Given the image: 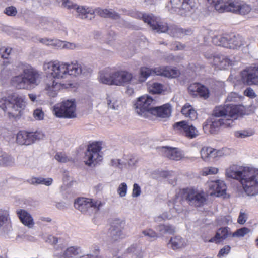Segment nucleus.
Wrapping results in <instances>:
<instances>
[{
	"label": "nucleus",
	"instance_id": "nucleus-1",
	"mask_svg": "<svg viewBox=\"0 0 258 258\" xmlns=\"http://www.w3.org/2000/svg\"><path fill=\"white\" fill-rule=\"evenodd\" d=\"M44 70L47 74V81L45 89L48 95L54 97L57 91L60 90L61 85L54 79H61L67 75L77 76L83 73L81 66L77 62L68 64L57 61H50L43 65Z\"/></svg>",
	"mask_w": 258,
	"mask_h": 258
},
{
	"label": "nucleus",
	"instance_id": "nucleus-2",
	"mask_svg": "<svg viewBox=\"0 0 258 258\" xmlns=\"http://www.w3.org/2000/svg\"><path fill=\"white\" fill-rule=\"evenodd\" d=\"M226 175L239 180L246 194L254 196L258 194V170L233 165L226 170Z\"/></svg>",
	"mask_w": 258,
	"mask_h": 258
},
{
	"label": "nucleus",
	"instance_id": "nucleus-3",
	"mask_svg": "<svg viewBox=\"0 0 258 258\" xmlns=\"http://www.w3.org/2000/svg\"><path fill=\"white\" fill-rule=\"evenodd\" d=\"M17 71L21 72L11 79V84L19 89H30L37 86L41 77L39 72L26 62H20L16 66Z\"/></svg>",
	"mask_w": 258,
	"mask_h": 258
},
{
	"label": "nucleus",
	"instance_id": "nucleus-4",
	"mask_svg": "<svg viewBox=\"0 0 258 258\" xmlns=\"http://www.w3.org/2000/svg\"><path fill=\"white\" fill-rule=\"evenodd\" d=\"M25 98L17 95H13L8 98H0V108L7 112L9 117L16 118L20 116V113L25 107Z\"/></svg>",
	"mask_w": 258,
	"mask_h": 258
},
{
	"label": "nucleus",
	"instance_id": "nucleus-5",
	"mask_svg": "<svg viewBox=\"0 0 258 258\" xmlns=\"http://www.w3.org/2000/svg\"><path fill=\"white\" fill-rule=\"evenodd\" d=\"M142 18L144 22L147 23L153 30L158 33L167 32L171 36L180 37L182 36V29L176 25L168 26L167 23L157 21L152 15L142 14Z\"/></svg>",
	"mask_w": 258,
	"mask_h": 258
},
{
	"label": "nucleus",
	"instance_id": "nucleus-6",
	"mask_svg": "<svg viewBox=\"0 0 258 258\" xmlns=\"http://www.w3.org/2000/svg\"><path fill=\"white\" fill-rule=\"evenodd\" d=\"M233 122L232 119L216 118L214 116H210L203 123V129L205 133L216 134L221 127H230Z\"/></svg>",
	"mask_w": 258,
	"mask_h": 258
},
{
	"label": "nucleus",
	"instance_id": "nucleus-7",
	"mask_svg": "<svg viewBox=\"0 0 258 258\" xmlns=\"http://www.w3.org/2000/svg\"><path fill=\"white\" fill-rule=\"evenodd\" d=\"M100 201L93 202L92 199L85 198H78L74 202V207L82 213L91 215L97 212L102 206Z\"/></svg>",
	"mask_w": 258,
	"mask_h": 258
},
{
	"label": "nucleus",
	"instance_id": "nucleus-8",
	"mask_svg": "<svg viewBox=\"0 0 258 258\" xmlns=\"http://www.w3.org/2000/svg\"><path fill=\"white\" fill-rule=\"evenodd\" d=\"M240 113V107L236 105H226L216 107L211 116L216 118L236 119Z\"/></svg>",
	"mask_w": 258,
	"mask_h": 258
},
{
	"label": "nucleus",
	"instance_id": "nucleus-9",
	"mask_svg": "<svg viewBox=\"0 0 258 258\" xmlns=\"http://www.w3.org/2000/svg\"><path fill=\"white\" fill-rule=\"evenodd\" d=\"M76 105L74 101L67 100L54 106V114L59 118H72L76 117Z\"/></svg>",
	"mask_w": 258,
	"mask_h": 258
},
{
	"label": "nucleus",
	"instance_id": "nucleus-10",
	"mask_svg": "<svg viewBox=\"0 0 258 258\" xmlns=\"http://www.w3.org/2000/svg\"><path fill=\"white\" fill-rule=\"evenodd\" d=\"M155 101L150 96H143L138 98L135 104L136 112L144 116L151 114V110L155 107Z\"/></svg>",
	"mask_w": 258,
	"mask_h": 258
},
{
	"label": "nucleus",
	"instance_id": "nucleus-11",
	"mask_svg": "<svg viewBox=\"0 0 258 258\" xmlns=\"http://www.w3.org/2000/svg\"><path fill=\"white\" fill-rule=\"evenodd\" d=\"M183 193L187 203L195 207H201L206 201V198L203 191H199L193 188H186L183 189Z\"/></svg>",
	"mask_w": 258,
	"mask_h": 258
},
{
	"label": "nucleus",
	"instance_id": "nucleus-12",
	"mask_svg": "<svg viewBox=\"0 0 258 258\" xmlns=\"http://www.w3.org/2000/svg\"><path fill=\"white\" fill-rule=\"evenodd\" d=\"M44 136V134L40 131L29 132L21 131L17 134L16 140L20 145H30L37 140L42 139Z\"/></svg>",
	"mask_w": 258,
	"mask_h": 258
},
{
	"label": "nucleus",
	"instance_id": "nucleus-13",
	"mask_svg": "<svg viewBox=\"0 0 258 258\" xmlns=\"http://www.w3.org/2000/svg\"><path fill=\"white\" fill-rule=\"evenodd\" d=\"M101 149V147L97 143L90 144L85 153V164L91 166L95 161L101 160L102 157L99 154Z\"/></svg>",
	"mask_w": 258,
	"mask_h": 258
},
{
	"label": "nucleus",
	"instance_id": "nucleus-14",
	"mask_svg": "<svg viewBox=\"0 0 258 258\" xmlns=\"http://www.w3.org/2000/svg\"><path fill=\"white\" fill-rule=\"evenodd\" d=\"M172 7L179 15L185 16L194 9V0H170Z\"/></svg>",
	"mask_w": 258,
	"mask_h": 258
},
{
	"label": "nucleus",
	"instance_id": "nucleus-15",
	"mask_svg": "<svg viewBox=\"0 0 258 258\" xmlns=\"http://www.w3.org/2000/svg\"><path fill=\"white\" fill-rule=\"evenodd\" d=\"M241 80L247 85L258 86V66H251L242 71Z\"/></svg>",
	"mask_w": 258,
	"mask_h": 258
},
{
	"label": "nucleus",
	"instance_id": "nucleus-16",
	"mask_svg": "<svg viewBox=\"0 0 258 258\" xmlns=\"http://www.w3.org/2000/svg\"><path fill=\"white\" fill-rule=\"evenodd\" d=\"M151 75L168 76V72L164 68L159 67L154 69L142 67L140 70L139 81L141 82L145 81L147 78Z\"/></svg>",
	"mask_w": 258,
	"mask_h": 258
},
{
	"label": "nucleus",
	"instance_id": "nucleus-17",
	"mask_svg": "<svg viewBox=\"0 0 258 258\" xmlns=\"http://www.w3.org/2000/svg\"><path fill=\"white\" fill-rule=\"evenodd\" d=\"M160 233H158L152 228H148L142 231V233L147 239L153 241L156 239L159 236H162L165 234H172L174 232L173 227H161Z\"/></svg>",
	"mask_w": 258,
	"mask_h": 258
},
{
	"label": "nucleus",
	"instance_id": "nucleus-18",
	"mask_svg": "<svg viewBox=\"0 0 258 258\" xmlns=\"http://www.w3.org/2000/svg\"><path fill=\"white\" fill-rule=\"evenodd\" d=\"M173 127L179 130H183L185 136L190 139L196 138L198 135V131L196 127L186 121H181L174 123Z\"/></svg>",
	"mask_w": 258,
	"mask_h": 258
},
{
	"label": "nucleus",
	"instance_id": "nucleus-19",
	"mask_svg": "<svg viewBox=\"0 0 258 258\" xmlns=\"http://www.w3.org/2000/svg\"><path fill=\"white\" fill-rule=\"evenodd\" d=\"M239 4L236 0H225L222 3L216 4L215 7L219 13L226 11L236 14Z\"/></svg>",
	"mask_w": 258,
	"mask_h": 258
},
{
	"label": "nucleus",
	"instance_id": "nucleus-20",
	"mask_svg": "<svg viewBox=\"0 0 258 258\" xmlns=\"http://www.w3.org/2000/svg\"><path fill=\"white\" fill-rule=\"evenodd\" d=\"M113 78L114 85H124L128 84L132 79V75L126 71H114Z\"/></svg>",
	"mask_w": 258,
	"mask_h": 258
},
{
	"label": "nucleus",
	"instance_id": "nucleus-21",
	"mask_svg": "<svg viewBox=\"0 0 258 258\" xmlns=\"http://www.w3.org/2000/svg\"><path fill=\"white\" fill-rule=\"evenodd\" d=\"M171 113L170 104H165L160 106H156L151 110V114L161 118H168Z\"/></svg>",
	"mask_w": 258,
	"mask_h": 258
},
{
	"label": "nucleus",
	"instance_id": "nucleus-22",
	"mask_svg": "<svg viewBox=\"0 0 258 258\" xmlns=\"http://www.w3.org/2000/svg\"><path fill=\"white\" fill-rule=\"evenodd\" d=\"M229 235L226 227H222L219 228L215 235L211 238H204V240L206 242L215 243L219 244L226 239Z\"/></svg>",
	"mask_w": 258,
	"mask_h": 258
},
{
	"label": "nucleus",
	"instance_id": "nucleus-23",
	"mask_svg": "<svg viewBox=\"0 0 258 258\" xmlns=\"http://www.w3.org/2000/svg\"><path fill=\"white\" fill-rule=\"evenodd\" d=\"M244 40L241 36L239 34H227V48L235 49L240 47L244 44Z\"/></svg>",
	"mask_w": 258,
	"mask_h": 258
},
{
	"label": "nucleus",
	"instance_id": "nucleus-24",
	"mask_svg": "<svg viewBox=\"0 0 258 258\" xmlns=\"http://www.w3.org/2000/svg\"><path fill=\"white\" fill-rule=\"evenodd\" d=\"M213 62L217 67L221 70H225L232 64V61L227 56L223 55H216L214 56Z\"/></svg>",
	"mask_w": 258,
	"mask_h": 258
},
{
	"label": "nucleus",
	"instance_id": "nucleus-25",
	"mask_svg": "<svg viewBox=\"0 0 258 258\" xmlns=\"http://www.w3.org/2000/svg\"><path fill=\"white\" fill-rule=\"evenodd\" d=\"M161 149L164 152V156L171 160L178 161L182 158V154L177 148L163 146Z\"/></svg>",
	"mask_w": 258,
	"mask_h": 258
},
{
	"label": "nucleus",
	"instance_id": "nucleus-26",
	"mask_svg": "<svg viewBox=\"0 0 258 258\" xmlns=\"http://www.w3.org/2000/svg\"><path fill=\"white\" fill-rule=\"evenodd\" d=\"M113 70L111 68H105L100 72V81L105 84L114 85L113 78Z\"/></svg>",
	"mask_w": 258,
	"mask_h": 258
},
{
	"label": "nucleus",
	"instance_id": "nucleus-27",
	"mask_svg": "<svg viewBox=\"0 0 258 258\" xmlns=\"http://www.w3.org/2000/svg\"><path fill=\"white\" fill-rule=\"evenodd\" d=\"M209 186L211 189L217 194V196L223 195L226 190L225 184L223 181L219 180L210 182Z\"/></svg>",
	"mask_w": 258,
	"mask_h": 258
},
{
	"label": "nucleus",
	"instance_id": "nucleus-28",
	"mask_svg": "<svg viewBox=\"0 0 258 258\" xmlns=\"http://www.w3.org/2000/svg\"><path fill=\"white\" fill-rule=\"evenodd\" d=\"M200 153L201 158L205 161H208L211 158H214L220 155V151H217L212 148L207 147L202 148Z\"/></svg>",
	"mask_w": 258,
	"mask_h": 258
},
{
	"label": "nucleus",
	"instance_id": "nucleus-29",
	"mask_svg": "<svg viewBox=\"0 0 258 258\" xmlns=\"http://www.w3.org/2000/svg\"><path fill=\"white\" fill-rule=\"evenodd\" d=\"M16 213L21 222L25 226H31L34 224L32 217L25 210H17Z\"/></svg>",
	"mask_w": 258,
	"mask_h": 258
},
{
	"label": "nucleus",
	"instance_id": "nucleus-30",
	"mask_svg": "<svg viewBox=\"0 0 258 258\" xmlns=\"http://www.w3.org/2000/svg\"><path fill=\"white\" fill-rule=\"evenodd\" d=\"M169 244L173 249H177L185 247L187 242L180 236H176L171 238Z\"/></svg>",
	"mask_w": 258,
	"mask_h": 258
},
{
	"label": "nucleus",
	"instance_id": "nucleus-31",
	"mask_svg": "<svg viewBox=\"0 0 258 258\" xmlns=\"http://www.w3.org/2000/svg\"><path fill=\"white\" fill-rule=\"evenodd\" d=\"M182 114L186 117L190 118L194 120L197 118V113L196 111L188 103L185 104L182 108L181 111Z\"/></svg>",
	"mask_w": 258,
	"mask_h": 258
},
{
	"label": "nucleus",
	"instance_id": "nucleus-32",
	"mask_svg": "<svg viewBox=\"0 0 258 258\" xmlns=\"http://www.w3.org/2000/svg\"><path fill=\"white\" fill-rule=\"evenodd\" d=\"M98 13L101 17L104 18H110L115 20L120 18L119 14L112 10L100 9Z\"/></svg>",
	"mask_w": 258,
	"mask_h": 258
},
{
	"label": "nucleus",
	"instance_id": "nucleus-33",
	"mask_svg": "<svg viewBox=\"0 0 258 258\" xmlns=\"http://www.w3.org/2000/svg\"><path fill=\"white\" fill-rule=\"evenodd\" d=\"M212 42L217 46H221L227 48V34L216 35L212 38Z\"/></svg>",
	"mask_w": 258,
	"mask_h": 258
},
{
	"label": "nucleus",
	"instance_id": "nucleus-34",
	"mask_svg": "<svg viewBox=\"0 0 258 258\" xmlns=\"http://www.w3.org/2000/svg\"><path fill=\"white\" fill-rule=\"evenodd\" d=\"M14 163V159L5 153H0V166H12Z\"/></svg>",
	"mask_w": 258,
	"mask_h": 258
},
{
	"label": "nucleus",
	"instance_id": "nucleus-35",
	"mask_svg": "<svg viewBox=\"0 0 258 258\" xmlns=\"http://www.w3.org/2000/svg\"><path fill=\"white\" fill-rule=\"evenodd\" d=\"M194 86L196 89V91L199 95L204 98L207 99L209 97V90L208 88L204 85L200 84H194Z\"/></svg>",
	"mask_w": 258,
	"mask_h": 258
},
{
	"label": "nucleus",
	"instance_id": "nucleus-36",
	"mask_svg": "<svg viewBox=\"0 0 258 258\" xmlns=\"http://www.w3.org/2000/svg\"><path fill=\"white\" fill-rule=\"evenodd\" d=\"M78 13L77 16L82 19H90L91 20L92 17V14H90L91 17H89V12L83 6H77L75 9Z\"/></svg>",
	"mask_w": 258,
	"mask_h": 258
},
{
	"label": "nucleus",
	"instance_id": "nucleus-37",
	"mask_svg": "<svg viewBox=\"0 0 258 258\" xmlns=\"http://www.w3.org/2000/svg\"><path fill=\"white\" fill-rule=\"evenodd\" d=\"M10 223L9 211L5 209H0V226L7 225Z\"/></svg>",
	"mask_w": 258,
	"mask_h": 258
},
{
	"label": "nucleus",
	"instance_id": "nucleus-38",
	"mask_svg": "<svg viewBox=\"0 0 258 258\" xmlns=\"http://www.w3.org/2000/svg\"><path fill=\"white\" fill-rule=\"evenodd\" d=\"M110 235L114 240H117L124 237L120 227H112L110 229Z\"/></svg>",
	"mask_w": 258,
	"mask_h": 258
},
{
	"label": "nucleus",
	"instance_id": "nucleus-39",
	"mask_svg": "<svg viewBox=\"0 0 258 258\" xmlns=\"http://www.w3.org/2000/svg\"><path fill=\"white\" fill-rule=\"evenodd\" d=\"M80 252L79 248L75 247H70L68 248L64 252V255L66 257H72L78 255Z\"/></svg>",
	"mask_w": 258,
	"mask_h": 258
},
{
	"label": "nucleus",
	"instance_id": "nucleus-40",
	"mask_svg": "<svg viewBox=\"0 0 258 258\" xmlns=\"http://www.w3.org/2000/svg\"><path fill=\"white\" fill-rule=\"evenodd\" d=\"M251 10V8L249 5L240 3L236 14L244 15L249 13Z\"/></svg>",
	"mask_w": 258,
	"mask_h": 258
},
{
	"label": "nucleus",
	"instance_id": "nucleus-41",
	"mask_svg": "<svg viewBox=\"0 0 258 258\" xmlns=\"http://www.w3.org/2000/svg\"><path fill=\"white\" fill-rule=\"evenodd\" d=\"M217 220L219 226L230 225L233 223L232 218L230 216L221 217Z\"/></svg>",
	"mask_w": 258,
	"mask_h": 258
},
{
	"label": "nucleus",
	"instance_id": "nucleus-42",
	"mask_svg": "<svg viewBox=\"0 0 258 258\" xmlns=\"http://www.w3.org/2000/svg\"><path fill=\"white\" fill-rule=\"evenodd\" d=\"M163 91V85L158 83H154L150 87V92L153 94H160Z\"/></svg>",
	"mask_w": 258,
	"mask_h": 258
},
{
	"label": "nucleus",
	"instance_id": "nucleus-43",
	"mask_svg": "<svg viewBox=\"0 0 258 258\" xmlns=\"http://www.w3.org/2000/svg\"><path fill=\"white\" fill-rule=\"evenodd\" d=\"M12 227H0V236L9 237L12 233Z\"/></svg>",
	"mask_w": 258,
	"mask_h": 258
},
{
	"label": "nucleus",
	"instance_id": "nucleus-44",
	"mask_svg": "<svg viewBox=\"0 0 258 258\" xmlns=\"http://www.w3.org/2000/svg\"><path fill=\"white\" fill-rule=\"evenodd\" d=\"M127 190V184L124 183H121L117 189V193L120 197H124L126 196Z\"/></svg>",
	"mask_w": 258,
	"mask_h": 258
},
{
	"label": "nucleus",
	"instance_id": "nucleus-45",
	"mask_svg": "<svg viewBox=\"0 0 258 258\" xmlns=\"http://www.w3.org/2000/svg\"><path fill=\"white\" fill-rule=\"evenodd\" d=\"M4 13L7 16L14 17L17 14V10L16 7L13 6L7 7L5 8Z\"/></svg>",
	"mask_w": 258,
	"mask_h": 258
},
{
	"label": "nucleus",
	"instance_id": "nucleus-46",
	"mask_svg": "<svg viewBox=\"0 0 258 258\" xmlns=\"http://www.w3.org/2000/svg\"><path fill=\"white\" fill-rule=\"evenodd\" d=\"M250 232V230L245 227H243L238 230L233 234V236L236 237H243Z\"/></svg>",
	"mask_w": 258,
	"mask_h": 258
},
{
	"label": "nucleus",
	"instance_id": "nucleus-47",
	"mask_svg": "<svg viewBox=\"0 0 258 258\" xmlns=\"http://www.w3.org/2000/svg\"><path fill=\"white\" fill-rule=\"evenodd\" d=\"M231 247L230 246L225 245L220 250L219 253H218L217 256L219 258L225 257L229 253Z\"/></svg>",
	"mask_w": 258,
	"mask_h": 258
},
{
	"label": "nucleus",
	"instance_id": "nucleus-48",
	"mask_svg": "<svg viewBox=\"0 0 258 258\" xmlns=\"http://www.w3.org/2000/svg\"><path fill=\"white\" fill-rule=\"evenodd\" d=\"M33 116L35 119L41 120L44 119V113L41 109L37 108L34 110Z\"/></svg>",
	"mask_w": 258,
	"mask_h": 258
},
{
	"label": "nucleus",
	"instance_id": "nucleus-49",
	"mask_svg": "<svg viewBox=\"0 0 258 258\" xmlns=\"http://www.w3.org/2000/svg\"><path fill=\"white\" fill-rule=\"evenodd\" d=\"M55 159L58 162L62 163H65L69 160L67 156L65 155V154L62 152L57 153L55 155Z\"/></svg>",
	"mask_w": 258,
	"mask_h": 258
},
{
	"label": "nucleus",
	"instance_id": "nucleus-50",
	"mask_svg": "<svg viewBox=\"0 0 258 258\" xmlns=\"http://www.w3.org/2000/svg\"><path fill=\"white\" fill-rule=\"evenodd\" d=\"M252 134L251 133L247 131H238L235 133V136L237 138H244L247 137H249Z\"/></svg>",
	"mask_w": 258,
	"mask_h": 258
},
{
	"label": "nucleus",
	"instance_id": "nucleus-51",
	"mask_svg": "<svg viewBox=\"0 0 258 258\" xmlns=\"http://www.w3.org/2000/svg\"><path fill=\"white\" fill-rule=\"evenodd\" d=\"M244 94L250 98L253 99L256 97V94L253 89L250 87L247 88L244 91Z\"/></svg>",
	"mask_w": 258,
	"mask_h": 258
},
{
	"label": "nucleus",
	"instance_id": "nucleus-52",
	"mask_svg": "<svg viewBox=\"0 0 258 258\" xmlns=\"http://www.w3.org/2000/svg\"><path fill=\"white\" fill-rule=\"evenodd\" d=\"M109 222L111 226H117L124 225L125 224L124 220L120 219L118 218H113L111 219L110 220Z\"/></svg>",
	"mask_w": 258,
	"mask_h": 258
},
{
	"label": "nucleus",
	"instance_id": "nucleus-53",
	"mask_svg": "<svg viewBox=\"0 0 258 258\" xmlns=\"http://www.w3.org/2000/svg\"><path fill=\"white\" fill-rule=\"evenodd\" d=\"M11 49L10 48H1L0 49V56L4 59H8Z\"/></svg>",
	"mask_w": 258,
	"mask_h": 258
},
{
	"label": "nucleus",
	"instance_id": "nucleus-54",
	"mask_svg": "<svg viewBox=\"0 0 258 258\" xmlns=\"http://www.w3.org/2000/svg\"><path fill=\"white\" fill-rule=\"evenodd\" d=\"M218 171V169L217 168L210 167L207 168H206L204 171L203 173L205 175H210V174H215L217 173Z\"/></svg>",
	"mask_w": 258,
	"mask_h": 258
},
{
	"label": "nucleus",
	"instance_id": "nucleus-55",
	"mask_svg": "<svg viewBox=\"0 0 258 258\" xmlns=\"http://www.w3.org/2000/svg\"><path fill=\"white\" fill-rule=\"evenodd\" d=\"M141 188L137 183H134L133 185V189L132 192V196L133 197H138L141 194Z\"/></svg>",
	"mask_w": 258,
	"mask_h": 258
},
{
	"label": "nucleus",
	"instance_id": "nucleus-56",
	"mask_svg": "<svg viewBox=\"0 0 258 258\" xmlns=\"http://www.w3.org/2000/svg\"><path fill=\"white\" fill-rule=\"evenodd\" d=\"M62 5L68 9H75L77 6L70 0H62Z\"/></svg>",
	"mask_w": 258,
	"mask_h": 258
},
{
	"label": "nucleus",
	"instance_id": "nucleus-57",
	"mask_svg": "<svg viewBox=\"0 0 258 258\" xmlns=\"http://www.w3.org/2000/svg\"><path fill=\"white\" fill-rule=\"evenodd\" d=\"M247 215L245 213L241 212L238 218L237 222L239 224H244L247 220Z\"/></svg>",
	"mask_w": 258,
	"mask_h": 258
},
{
	"label": "nucleus",
	"instance_id": "nucleus-58",
	"mask_svg": "<svg viewBox=\"0 0 258 258\" xmlns=\"http://www.w3.org/2000/svg\"><path fill=\"white\" fill-rule=\"evenodd\" d=\"M45 241L54 245L58 242V239L52 235H49L46 238Z\"/></svg>",
	"mask_w": 258,
	"mask_h": 258
},
{
	"label": "nucleus",
	"instance_id": "nucleus-59",
	"mask_svg": "<svg viewBox=\"0 0 258 258\" xmlns=\"http://www.w3.org/2000/svg\"><path fill=\"white\" fill-rule=\"evenodd\" d=\"M107 101L108 106L110 108H111L114 110L118 109V105L117 104V103L116 101H113L112 103V105H111V100L109 97L107 98Z\"/></svg>",
	"mask_w": 258,
	"mask_h": 258
},
{
	"label": "nucleus",
	"instance_id": "nucleus-60",
	"mask_svg": "<svg viewBox=\"0 0 258 258\" xmlns=\"http://www.w3.org/2000/svg\"><path fill=\"white\" fill-rule=\"evenodd\" d=\"M41 184H44L46 186H50L53 182V179L51 178H41Z\"/></svg>",
	"mask_w": 258,
	"mask_h": 258
},
{
	"label": "nucleus",
	"instance_id": "nucleus-61",
	"mask_svg": "<svg viewBox=\"0 0 258 258\" xmlns=\"http://www.w3.org/2000/svg\"><path fill=\"white\" fill-rule=\"evenodd\" d=\"M41 25L43 26H45L47 25L46 27V29L49 28L50 27L52 26L53 23L52 21H49L46 19H44L42 20L41 22Z\"/></svg>",
	"mask_w": 258,
	"mask_h": 258
},
{
	"label": "nucleus",
	"instance_id": "nucleus-62",
	"mask_svg": "<svg viewBox=\"0 0 258 258\" xmlns=\"http://www.w3.org/2000/svg\"><path fill=\"white\" fill-rule=\"evenodd\" d=\"M41 178L42 177H35L33 178L30 180V183L31 184H41Z\"/></svg>",
	"mask_w": 258,
	"mask_h": 258
},
{
	"label": "nucleus",
	"instance_id": "nucleus-63",
	"mask_svg": "<svg viewBox=\"0 0 258 258\" xmlns=\"http://www.w3.org/2000/svg\"><path fill=\"white\" fill-rule=\"evenodd\" d=\"M171 218V216L168 215L166 213H163L162 215L158 217L156 219V220L158 221H161L162 220L168 219Z\"/></svg>",
	"mask_w": 258,
	"mask_h": 258
},
{
	"label": "nucleus",
	"instance_id": "nucleus-64",
	"mask_svg": "<svg viewBox=\"0 0 258 258\" xmlns=\"http://www.w3.org/2000/svg\"><path fill=\"white\" fill-rule=\"evenodd\" d=\"M76 45L74 43L67 42L66 44H64L63 46V47H65L68 49H74L76 48Z\"/></svg>",
	"mask_w": 258,
	"mask_h": 258
}]
</instances>
